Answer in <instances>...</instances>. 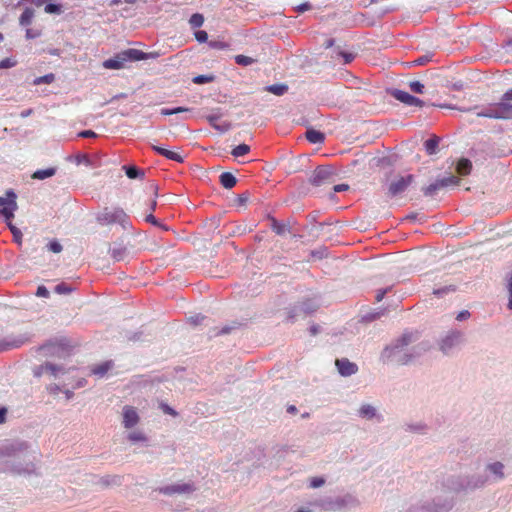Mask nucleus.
Masks as SVG:
<instances>
[{"label":"nucleus","mask_w":512,"mask_h":512,"mask_svg":"<svg viewBox=\"0 0 512 512\" xmlns=\"http://www.w3.org/2000/svg\"><path fill=\"white\" fill-rule=\"evenodd\" d=\"M413 342V334L407 333L403 334V336L396 341L390 347H387L383 353L382 358L385 361L397 364L404 365L412 360L413 353L412 348H409V345Z\"/></svg>","instance_id":"f257e3e1"},{"label":"nucleus","mask_w":512,"mask_h":512,"mask_svg":"<svg viewBox=\"0 0 512 512\" xmlns=\"http://www.w3.org/2000/svg\"><path fill=\"white\" fill-rule=\"evenodd\" d=\"M17 208L16 194L12 190L6 192V197H0V214L5 217L6 221H8V226L14 239L20 243L22 233L11 223V219L14 217V212Z\"/></svg>","instance_id":"f03ea898"},{"label":"nucleus","mask_w":512,"mask_h":512,"mask_svg":"<svg viewBox=\"0 0 512 512\" xmlns=\"http://www.w3.org/2000/svg\"><path fill=\"white\" fill-rule=\"evenodd\" d=\"M147 59V54L138 49H127L114 57L109 58L103 62V67L106 69H122L127 62H135Z\"/></svg>","instance_id":"7ed1b4c3"},{"label":"nucleus","mask_w":512,"mask_h":512,"mask_svg":"<svg viewBox=\"0 0 512 512\" xmlns=\"http://www.w3.org/2000/svg\"><path fill=\"white\" fill-rule=\"evenodd\" d=\"M476 115L492 119H512V104L502 98L500 102L490 104L485 110L477 112Z\"/></svg>","instance_id":"20e7f679"},{"label":"nucleus","mask_w":512,"mask_h":512,"mask_svg":"<svg viewBox=\"0 0 512 512\" xmlns=\"http://www.w3.org/2000/svg\"><path fill=\"white\" fill-rule=\"evenodd\" d=\"M335 180V173L329 166H318L310 176V183L314 186L330 185Z\"/></svg>","instance_id":"39448f33"},{"label":"nucleus","mask_w":512,"mask_h":512,"mask_svg":"<svg viewBox=\"0 0 512 512\" xmlns=\"http://www.w3.org/2000/svg\"><path fill=\"white\" fill-rule=\"evenodd\" d=\"M413 182V175L397 176L387 184V195L395 197L403 193Z\"/></svg>","instance_id":"423d86ee"},{"label":"nucleus","mask_w":512,"mask_h":512,"mask_svg":"<svg viewBox=\"0 0 512 512\" xmlns=\"http://www.w3.org/2000/svg\"><path fill=\"white\" fill-rule=\"evenodd\" d=\"M127 218L126 213L121 208H115L112 210L105 209L97 217V220L102 225H109L113 223H124Z\"/></svg>","instance_id":"0eeeda50"},{"label":"nucleus","mask_w":512,"mask_h":512,"mask_svg":"<svg viewBox=\"0 0 512 512\" xmlns=\"http://www.w3.org/2000/svg\"><path fill=\"white\" fill-rule=\"evenodd\" d=\"M459 181L460 180L458 177L449 176V177L443 178L441 180H437L434 183L430 184L429 186L423 188V192L427 196H433L441 188L450 186V185H457L459 183Z\"/></svg>","instance_id":"6e6552de"},{"label":"nucleus","mask_w":512,"mask_h":512,"mask_svg":"<svg viewBox=\"0 0 512 512\" xmlns=\"http://www.w3.org/2000/svg\"><path fill=\"white\" fill-rule=\"evenodd\" d=\"M335 364L338 368L339 373L342 376H351L355 374L358 370L357 365L353 362H350L346 358L337 359Z\"/></svg>","instance_id":"1a4fd4ad"},{"label":"nucleus","mask_w":512,"mask_h":512,"mask_svg":"<svg viewBox=\"0 0 512 512\" xmlns=\"http://www.w3.org/2000/svg\"><path fill=\"white\" fill-rule=\"evenodd\" d=\"M206 120L218 132L225 133L230 130L231 123L227 121H220V116L216 114L207 115Z\"/></svg>","instance_id":"9d476101"},{"label":"nucleus","mask_w":512,"mask_h":512,"mask_svg":"<svg viewBox=\"0 0 512 512\" xmlns=\"http://www.w3.org/2000/svg\"><path fill=\"white\" fill-rule=\"evenodd\" d=\"M139 421L136 410L131 406H125L123 409V424L125 428H132Z\"/></svg>","instance_id":"9b49d317"},{"label":"nucleus","mask_w":512,"mask_h":512,"mask_svg":"<svg viewBox=\"0 0 512 512\" xmlns=\"http://www.w3.org/2000/svg\"><path fill=\"white\" fill-rule=\"evenodd\" d=\"M461 333L460 332H452L451 334L447 335L441 343V350L444 353H448L450 349L454 346H457L461 342Z\"/></svg>","instance_id":"f8f14e48"},{"label":"nucleus","mask_w":512,"mask_h":512,"mask_svg":"<svg viewBox=\"0 0 512 512\" xmlns=\"http://www.w3.org/2000/svg\"><path fill=\"white\" fill-rule=\"evenodd\" d=\"M194 490H195V487L192 483H185V484L166 486L161 489V492L166 495H171L174 493H191Z\"/></svg>","instance_id":"ddd939ff"},{"label":"nucleus","mask_w":512,"mask_h":512,"mask_svg":"<svg viewBox=\"0 0 512 512\" xmlns=\"http://www.w3.org/2000/svg\"><path fill=\"white\" fill-rule=\"evenodd\" d=\"M387 93L404 104L414 105L416 103V98L414 96L400 89H388Z\"/></svg>","instance_id":"4468645a"},{"label":"nucleus","mask_w":512,"mask_h":512,"mask_svg":"<svg viewBox=\"0 0 512 512\" xmlns=\"http://www.w3.org/2000/svg\"><path fill=\"white\" fill-rule=\"evenodd\" d=\"M440 138L436 135H432L429 139H427L424 144V150L427 155H434L438 151Z\"/></svg>","instance_id":"2eb2a0df"},{"label":"nucleus","mask_w":512,"mask_h":512,"mask_svg":"<svg viewBox=\"0 0 512 512\" xmlns=\"http://www.w3.org/2000/svg\"><path fill=\"white\" fill-rule=\"evenodd\" d=\"M153 150L169 160H174L179 163L183 162V157L177 152L162 148L160 146H153Z\"/></svg>","instance_id":"dca6fc26"},{"label":"nucleus","mask_w":512,"mask_h":512,"mask_svg":"<svg viewBox=\"0 0 512 512\" xmlns=\"http://www.w3.org/2000/svg\"><path fill=\"white\" fill-rule=\"evenodd\" d=\"M219 180L220 184L226 189L233 188L237 183L235 176L229 172L222 173L219 177Z\"/></svg>","instance_id":"f3484780"},{"label":"nucleus","mask_w":512,"mask_h":512,"mask_svg":"<svg viewBox=\"0 0 512 512\" xmlns=\"http://www.w3.org/2000/svg\"><path fill=\"white\" fill-rule=\"evenodd\" d=\"M112 366L113 363L111 361H106L93 366L91 372L96 376L103 377L112 368Z\"/></svg>","instance_id":"a211bd4d"},{"label":"nucleus","mask_w":512,"mask_h":512,"mask_svg":"<svg viewBox=\"0 0 512 512\" xmlns=\"http://www.w3.org/2000/svg\"><path fill=\"white\" fill-rule=\"evenodd\" d=\"M306 139L312 144H318L322 143L325 137L322 132L314 129H309L306 131Z\"/></svg>","instance_id":"6ab92c4d"},{"label":"nucleus","mask_w":512,"mask_h":512,"mask_svg":"<svg viewBox=\"0 0 512 512\" xmlns=\"http://www.w3.org/2000/svg\"><path fill=\"white\" fill-rule=\"evenodd\" d=\"M265 91L272 93L276 96H282L288 91V85L286 84H273L266 86Z\"/></svg>","instance_id":"aec40b11"},{"label":"nucleus","mask_w":512,"mask_h":512,"mask_svg":"<svg viewBox=\"0 0 512 512\" xmlns=\"http://www.w3.org/2000/svg\"><path fill=\"white\" fill-rule=\"evenodd\" d=\"M55 173H56V169L53 167L46 168V169H40L33 173L32 178L38 179V180H43V179L54 176Z\"/></svg>","instance_id":"412c9836"},{"label":"nucleus","mask_w":512,"mask_h":512,"mask_svg":"<svg viewBox=\"0 0 512 512\" xmlns=\"http://www.w3.org/2000/svg\"><path fill=\"white\" fill-rule=\"evenodd\" d=\"M436 45L429 44L427 47V52L425 54L418 56V66L419 65H426L430 61H432V58L434 56V50Z\"/></svg>","instance_id":"4be33fe9"},{"label":"nucleus","mask_w":512,"mask_h":512,"mask_svg":"<svg viewBox=\"0 0 512 512\" xmlns=\"http://www.w3.org/2000/svg\"><path fill=\"white\" fill-rule=\"evenodd\" d=\"M472 169V164L468 159L459 160L456 170L460 175H468Z\"/></svg>","instance_id":"5701e85b"},{"label":"nucleus","mask_w":512,"mask_h":512,"mask_svg":"<svg viewBox=\"0 0 512 512\" xmlns=\"http://www.w3.org/2000/svg\"><path fill=\"white\" fill-rule=\"evenodd\" d=\"M359 414L363 418L371 419L376 416V409L370 404H364L360 407Z\"/></svg>","instance_id":"b1692460"},{"label":"nucleus","mask_w":512,"mask_h":512,"mask_svg":"<svg viewBox=\"0 0 512 512\" xmlns=\"http://www.w3.org/2000/svg\"><path fill=\"white\" fill-rule=\"evenodd\" d=\"M126 175L130 179L143 178L144 171L138 169L136 166H124Z\"/></svg>","instance_id":"393cba45"},{"label":"nucleus","mask_w":512,"mask_h":512,"mask_svg":"<svg viewBox=\"0 0 512 512\" xmlns=\"http://www.w3.org/2000/svg\"><path fill=\"white\" fill-rule=\"evenodd\" d=\"M34 16V12L30 8H26L20 16L19 22L23 26H27L31 23Z\"/></svg>","instance_id":"a878e982"},{"label":"nucleus","mask_w":512,"mask_h":512,"mask_svg":"<svg viewBox=\"0 0 512 512\" xmlns=\"http://www.w3.org/2000/svg\"><path fill=\"white\" fill-rule=\"evenodd\" d=\"M55 80V75L53 73H48L44 76L36 77L33 80V85L38 86L41 84H51Z\"/></svg>","instance_id":"bb28decb"},{"label":"nucleus","mask_w":512,"mask_h":512,"mask_svg":"<svg viewBox=\"0 0 512 512\" xmlns=\"http://www.w3.org/2000/svg\"><path fill=\"white\" fill-rule=\"evenodd\" d=\"M250 151V146L247 145V144H240L238 146H236L235 148H233L231 154L234 156V157H241V156H244L246 154H248Z\"/></svg>","instance_id":"cd10ccee"},{"label":"nucleus","mask_w":512,"mask_h":512,"mask_svg":"<svg viewBox=\"0 0 512 512\" xmlns=\"http://www.w3.org/2000/svg\"><path fill=\"white\" fill-rule=\"evenodd\" d=\"M189 23L191 25V27L193 28H199L203 25L204 23V17L202 14H199V13H195L193 14L190 19H189Z\"/></svg>","instance_id":"c85d7f7f"},{"label":"nucleus","mask_w":512,"mask_h":512,"mask_svg":"<svg viewBox=\"0 0 512 512\" xmlns=\"http://www.w3.org/2000/svg\"><path fill=\"white\" fill-rule=\"evenodd\" d=\"M126 255V248L122 246L114 247L111 250V256L116 260H122Z\"/></svg>","instance_id":"c756f323"},{"label":"nucleus","mask_w":512,"mask_h":512,"mask_svg":"<svg viewBox=\"0 0 512 512\" xmlns=\"http://www.w3.org/2000/svg\"><path fill=\"white\" fill-rule=\"evenodd\" d=\"M54 291L57 294H69L73 291V288L69 284L61 282L55 286Z\"/></svg>","instance_id":"7c9ffc66"},{"label":"nucleus","mask_w":512,"mask_h":512,"mask_svg":"<svg viewBox=\"0 0 512 512\" xmlns=\"http://www.w3.org/2000/svg\"><path fill=\"white\" fill-rule=\"evenodd\" d=\"M235 62L241 66H249V65L253 64L255 62V60L249 56L236 55Z\"/></svg>","instance_id":"2f4dec72"},{"label":"nucleus","mask_w":512,"mask_h":512,"mask_svg":"<svg viewBox=\"0 0 512 512\" xmlns=\"http://www.w3.org/2000/svg\"><path fill=\"white\" fill-rule=\"evenodd\" d=\"M186 111H188V108L176 107V108H172V109L163 108V109H161L160 113H161V115L168 116V115H174V114H178V113H182V112H186Z\"/></svg>","instance_id":"473e14b6"},{"label":"nucleus","mask_w":512,"mask_h":512,"mask_svg":"<svg viewBox=\"0 0 512 512\" xmlns=\"http://www.w3.org/2000/svg\"><path fill=\"white\" fill-rule=\"evenodd\" d=\"M503 464L501 462H495L491 465H489V469L495 474L497 475L499 478H503L504 474H503Z\"/></svg>","instance_id":"72a5a7b5"},{"label":"nucleus","mask_w":512,"mask_h":512,"mask_svg":"<svg viewBox=\"0 0 512 512\" xmlns=\"http://www.w3.org/2000/svg\"><path fill=\"white\" fill-rule=\"evenodd\" d=\"M435 45L429 38V35H423L421 36V41L418 42V50H422L424 52H427L428 45Z\"/></svg>","instance_id":"f704fd0d"},{"label":"nucleus","mask_w":512,"mask_h":512,"mask_svg":"<svg viewBox=\"0 0 512 512\" xmlns=\"http://www.w3.org/2000/svg\"><path fill=\"white\" fill-rule=\"evenodd\" d=\"M208 46L212 49L225 50L229 47V44L223 41L211 40L208 42Z\"/></svg>","instance_id":"c9c22d12"},{"label":"nucleus","mask_w":512,"mask_h":512,"mask_svg":"<svg viewBox=\"0 0 512 512\" xmlns=\"http://www.w3.org/2000/svg\"><path fill=\"white\" fill-rule=\"evenodd\" d=\"M214 80V76L212 75H198L193 79L195 84H205L210 83Z\"/></svg>","instance_id":"e433bc0d"},{"label":"nucleus","mask_w":512,"mask_h":512,"mask_svg":"<svg viewBox=\"0 0 512 512\" xmlns=\"http://www.w3.org/2000/svg\"><path fill=\"white\" fill-rule=\"evenodd\" d=\"M17 64V61L13 58H5L0 61V69L12 68Z\"/></svg>","instance_id":"4c0bfd02"},{"label":"nucleus","mask_w":512,"mask_h":512,"mask_svg":"<svg viewBox=\"0 0 512 512\" xmlns=\"http://www.w3.org/2000/svg\"><path fill=\"white\" fill-rule=\"evenodd\" d=\"M128 439L133 442H138V441H145L146 437L143 433L134 431V432L129 433Z\"/></svg>","instance_id":"58836bf2"},{"label":"nucleus","mask_w":512,"mask_h":512,"mask_svg":"<svg viewBox=\"0 0 512 512\" xmlns=\"http://www.w3.org/2000/svg\"><path fill=\"white\" fill-rule=\"evenodd\" d=\"M46 13L52 14V13H60L61 7L57 4H47L44 8Z\"/></svg>","instance_id":"ea45409f"},{"label":"nucleus","mask_w":512,"mask_h":512,"mask_svg":"<svg viewBox=\"0 0 512 512\" xmlns=\"http://www.w3.org/2000/svg\"><path fill=\"white\" fill-rule=\"evenodd\" d=\"M195 38L198 42L203 43L206 42L208 39V34L204 30H198L195 32Z\"/></svg>","instance_id":"a19ab883"},{"label":"nucleus","mask_w":512,"mask_h":512,"mask_svg":"<svg viewBox=\"0 0 512 512\" xmlns=\"http://www.w3.org/2000/svg\"><path fill=\"white\" fill-rule=\"evenodd\" d=\"M325 480L322 477H314L311 479L310 487L312 488H318L324 485Z\"/></svg>","instance_id":"79ce46f5"},{"label":"nucleus","mask_w":512,"mask_h":512,"mask_svg":"<svg viewBox=\"0 0 512 512\" xmlns=\"http://www.w3.org/2000/svg\"><path fill=\"white\" fill-rule=\"evenodd\" d=\"M48 247H49V250L54 253H59L62 251V245L57 241L50 242Z\"/></svg>","instance_id":"37998d69"},{"label":"nucleus","mask_w":512,"mask_h":512,"mask_svg":"<svg viewBox=\"0 0 512 512\" xmlns=\"http://www.w3.org/2000/svg\"><path fill=\"white\" fill-rule=\"evenodd\" d=\"M36 295L38 297L47 298V297H49V291L45 286L41 285L37 288Z\"/></svg>","instance_id":"c03bdc74"},{"label":"nucleus","mask_w":512,"mask_h":512,"mask_svg":"<svg viewBox=\"0 0 512 512\" xmlns=\"http://www.w3.org/2000/svg\"><path fill=\"white\" fill-rule=\"evenodd\" d=\"M272 228H273V231L279 235L283 234L285 231V226L282 224H278L276 221H274Z\"/></svg>","instance_id":"a18cd8bd"},{"label":"nucleus","mask_w":512,"mask_h":512,"mask_svg":"<svg viewBox=\"0 0 512 512\" xmlns=\"http://www.w3.org/2000/svg\"><path fill=\"white\" fill-rule=\"evenodd\" d=\"M79 136L84 137V138H91V137H96V133L92 130H84L79 133Z\"/></svg>","instance_id":"49530a36"},{"label":"nucleus","mask_w":512,"mask_h":512,"mask_svg":"<svg viewBox=\"0 0 512 512\" xmlns=\"http://www.w3.org/2000/svg\"><path fill=\"white\" fill-rule=\"evenodd\" d=\"M311 9V5L309 3H302L297 6L296 10L300 13L305 12Z\"/></svg>","instance_id":"de8ad7c7"},{"label":"nucleus","mask_w":512,"mask_h":512,"mask_svg":"<svg viewBox=\"0 0 512 512\" xmlns=\"http://www.w3.org/2000/svg\"><path fill=\"white\" fill-rule=\"evenodd\" d=\"M348 189H349V186L347 184H338V185H334V187H333L334 192H342V191H346Z\"/></svg>","instance_id":"09e8293b"},{"label":"nucleus","mask_w":512,"mask_h":512,"mask_svg":"<svg viewBox=\"0 0 512 512\" xmlns=\"http://www.w3.org/2000/svg\"><path fill=\"white\" fill-rule=\"evenodd\" d=\"M43 369H45V371H49L51 372L52 374H56V371H57V368L55 365L53 364H50V363H46L44 366H43Z\"/></svg>","instance_id":"8fccbe9b"},{"label":"nucleus","mask_w":512,"mask_h":512,"mask_svg":"<svg viewBox=\"0 0 512 512\" xmlns=\"http://www.w3.org/2000/svg\"><path fill=\"white\" fill-rule=\"evenodd\" d=\"M389 291V289H383V290H379L376 294V300L379 302L383 299V297L385 296V294Z\"/></svg>","instance_id":"3c124183"},{"label":"nucleus","mask_w":512,"mask_h":512,"mask_svg":"<svg viewBox=\"0 0 512 512\" xmlns=\"http://www.w3.org/2000/svg\"><path fill=\"white\" fill-rule=\"evenodd\" d=\"M508 290H509V293H510L509 308L512 310V274H511V277L509 279Z\"/></svg>","instance_id":"603ef678"},{"label":"nucleus","mask_w":512,"mask_h":512,"mask_svg":"<svg viewBox=\"0 0 512 512\" xmlns=\"http://www.w3.org/2000/svg\"><path fill=\"white\" fill-rule=\"evenodd\" d=\"M469 316H470V313H469L468 311H466V310H465V311H461V312L457 315L456 319H457V320H459V321H461V320H464V319L468 318Z\"/></svg>","instance_id":"864d4df0"},{"label":"nucleus","mask_w":512,"mask_h":512,"mask_svg":"<svg viewBox=\"0 0 512 512\" xmlns=\"http://www.w3.org/2000/svg\"><path fill=\"white\" fill-rule=\"evenodd\" d=\"M344 58L345 63H350L354 59V55L351 53H341Z\"/></svg>","instance_id":"5fc2aeb1"},{"label":"nucleus","mask_w":512,"mask_h":512,"mask_svg":"<svg viewBox=\"0 0 512 512\" xmlns=\"http://www.w3.org/2000/svg\"><path fill=\"white\" fill-rule=\"evenodd\" d=\"M6 414H7V409L0 408V424L4 423L6 421Z\"/></svg>","instance_id":"6e6d98bb"},{"label":"nucleus","mask_w":512,"mask_h":512,"mask_svg":"<svg viewBox=\"0 0 512 512\" xmlns=\"http://www.w3.org/2000/svg\"><path fill=\"white\" fill-rule=\"evenodd\" d=\"M506 102H509L512 100V88L509 89L502 97Z\"/></svg>","instance_id":"4d7b16f0"},{"label":"nucleus","mask_w":512,"mask_h":512,"mask_svg":"<svg viewBox=\"0 0 512 512\" xmlns=\"http://www.w3.org/2000/svg\"><path fill=\"white\" fill-rule=\"evenodd\" d=\"M146 221L149 222V223H152L154 225H157L158 222L156 220V218L152 215V214H149L147 217H146Z\"/></svg>","instance_id":"13d9d810"},{"label":"nucleus","mask_w":512,"mask_h":512,"mask_svg":"<svg viewBox=\"0 0 512 512\" xmlns=\"http://www.w3.org/2000/svg\"><path fill=\"white\" fill-rule=\"evenodd\" d=\"M163 411H164L165 413L171 414V415H173V416H175V415H176V412H175L172 408H170L169 406H167V405H164V406H163Z\"/></svg>","instance_id":"bf43d9fd"},{"label":"nucleus","mask_w":512,"mask_h":512,"mask_svg":"<svg viewBox=\"0 0 512 512\" xmlns=\"http://www.w3.org/2000/svg\"><path fill=\"white\" fill-rule=\"evenodd\" d=\"M287 412L291 413V414H294L297 412V408L294 406V405H290L288 408H287Z\"/></svg>","instance_id":"052dcab7"},{"label":"nucleus","mask_w":512,"mask_h":512,"mask_svg":"<svg viewBox=\"0 0 512 512\" xmlns=\"http://www.w3.org/2000/svg\"><path fill=\"white\" fill-rule=\"evenodd\" d=\"M36 6L40 7L42 6L46 0H31Z\"/></svg>","instance_id":"680f3d73"},{"label":"nucleus","mask_w":512,"mask_h":512,"mask_svg":"<svg viewBox=\"0 0 512 512\" xmlns=\"http://www.w3.org/2000/svg\"><path fill=\"white\" fill-rule=\"evenodd\" d=\"M36 36H37V34H33L31 29H27V31H26V37L27 38H34Z\"/></svg>","instance_id":"e2e57ef3"},{"label":"nucleus","mask_w":512,"mask_h":512,"mask_svg":"<svg viewBox=\"0 0 512 512\" xmlns=\"http://www.w3.org/2000/svg\"><path fill=\"white\" fill-rule=\"evenodd\" d=\"M229 332H230V328L229 327H224L220 332L215 333V335L226 334V333H229Z\"/></svg>","instance_id":"0e129e2a"},{"label":"nucleus","mask_w":512,"mask_h":512,"mask_svg":"<svg viewBox=\"0 0 512 512\" xmlns=\"http://www.w3.org/2000/svg\"><path fill=\"white\" fill-rule=\"evenodd\" d=\"M409 86L412 92H416V81H411Z\"/></svg>","instance_id":"69168bd1"},{"label":"nucleus","mask_w":512,"mask_h":512,"mask_svg":"<svg viewBox=\"0 0 512 512\" xmlns=\"http://www.w3.org/2000/svg\"><path fill=\"white\" fill-rule=\"evenodd\" d=\"M31 112H32V110L23 111V112L21 113V116H22V117H27V116H29V115L31 114Z\"/></svg>","instance_id":"338daca9"},{"label":"nucleus","mask_w":512,"mask_h":512,"mask_svg":"<svg viewBox=\"0 0 512 512\" xmlns=\"http://www.w3.org/2000/svg\"><path fill=\"white\" fill-rule=\"evenodd\" d=\"M418 94L423 93V85L418 82V88H417Z\"/></svg>","instance_id":"774afa93"}]
</instances>
